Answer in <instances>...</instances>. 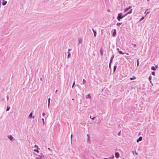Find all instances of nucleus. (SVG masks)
Here are the masks:
<instances>
[{"label": "nucleus", "mask_w": 159, "mask_h": 159, "mask_svg": "<svg viewBox=\"0 0 159 159\" xmlns=\"http://www.w3.org/2000/svg\"><path fill=\"white\" fill-rule=\"evenodd\" d=\"M8 138L10 140H11L12 141L13 140V137L11 135H8Z\"/></svg>", "instance_id": "f257e3e1"}, {"label": "nucleus", "mask_w": 159, "mask_h": 159, "mask_svg": "<svg viewBox=\"0 0 159 159\" xmlns=\"http://www.w3.org/2000/svg\"><path fill=\"white\" fill-rule=\"evenodd\" d=\"M115 156L116 158H117L120 157V154L118 152H116L115 153Z\"/></svg>", "instance_id": "f03ea898"}, {"label": "nucleus", "mask_w": 159, "mask_h": 159, "mask_svg": "<svg viewBox=\"0 0 159 159\" xmlns=\"http://www.w3.org/2000/svg\"><path fill=\"white\" fill-rule=\"evenodd\" d=\"M142 137H140L137 140L136 142L137 143H139V142L141 141L142 140Z\"/></svg>", "instance_id": "7ed1b4c3"}, {"label": "nucleus", "mask_w": 159, "mask_h": 159, "mask_svg": "<svg viewBox=\"0 0 159 159\" xmlns=\"http://www.w3.org/2000/svg\"><path fill=\"white\" fill-rule=\"evenodd\" d=\"M122 14V13L121 12H120L118 14V16L119 17H121V18L122 19L123 18Z\"/></svg>", "instance_id": "20e7f679"}, {"label": "nucleus", "mask_w": 159, "mask_h": 159, "mask_svg": "<svg viewBox=\"0 0 159 159\" xmlns=\"http://www.w3.org/2000/svg\"><path fill=\"white\" fill-rule=\"evenodd\" d=\"M103 50L102 48H101L100 49V52L101 53V56H102L103 55Z\"/></svg>", "instance_id": "39448f33"}, {"label": "nucleus", "mask_w": 159, "mask_h": 159, "mask_svg": "<svg viewBox=\"0 0 159 159\" xmlns=\"http://www.w3.org/2000/svg\"><path fill=\"white\" fill-rule=\"evenodd\" d=\"M50 98H49L48 99V108H50Z\"/></svg>", "instance_id": "423d86ee"}, {"label": "nucleus", "mask_w": 159, "mask_h": 159, "mask_svg": "<svg viewBox=\"0 0 159 159\" xmlns=\"http://www.w3.org/2000/svg\"><path fill=\"white\" fill-rule=\"evenodd\" d=\"M34 147L35 148H36V150L35 149H34V151H36L37 152H39V151L38 150V147L36 145H34Z\"/></svg>", "instance_id": "0eeeda50"}, {"label": "nucleus", "mask_w": 159, "mask_h": 159, "mask_svg": "<svg viewBox=\"0 0 159 159\" xmlns=\"http://www.w3.org/2000/svg\"><path fill=\"white\" fill-rule=\"evenodd\" d=\"M114 32H113V33L112 34V35L113 36H115V35H116V29H114Z\"/></svg>", "instance_id": "6e6552de"}, {"label": "nucleus", "mask_w": 159, "mask_h": 159, "mask_svg": "<svg viewBox=\"0 0 159 159\" xmlns=\"http://www.w3.org/2000/svg\"><path fill=\"white\" fill-rule=\"evenodd\" d=\"M79 43H82L83 40L81 38H79Z\"/></svg>", "instance_id": "1a4fd4ad"}, {"label": "nucleus", "mask_w": 159, "mask_h": 159, "mask_svg": "<svg viewBox=\"0 0 159 159\" xmlns=\"http://www.w3.org/2000/svg\"><path fill=\"white\" fill-rule=\"evenodd\" d=\"M92 30L93 31L94 37H96V34H97L96 31H95L94 30V29H92Z\"/></svg>", "instance_id": "9d476101"}, {"label": "nucleus", "mask_w": 159, "mask_h": 159, "mask_svg": "<svg viewBox=\"0 0 159 159\" xmlns=\"http://www.w3.org/2000/svg\"><path fill=\"white\" fill-rule=\"evenodd\" d=\"M114 55H113V56L111 57V59H110V63H111L112 61H113V59L114 58Z\"/></svg>", "instance_id": "9b49d317"}, {"label": "nucleus", "mask_w": 159, "mask_h": 159, "mask_svg": "<svg viewBox=\"0 0 159 159\" xmlns=\"http://www.w3.org/2000/svg\"><path fill=\"white\" fill-rule=\"evenodd\" d=\"M10 107L7 106V107L6 111H9L10 110Z\"/></svg>", "instance_id": "f8f14e48"}, {"label": "nucleus", "mask_w": 159, "mask_h": 159, "mask_svg": "<svg viewBox=\"0 0 159 159\" xmlns=\"http://www.w3.org/2000/svg\"><path fill=\"white\" fill-rule=\"evenodd\" d=\"M86 98H90V94H88L86 96Z\"/></svg>", "instance_id": "ddd939ff"}, {"label": "nucleus", "mask_w": 159, "mask_h": 159, "mask_svg": "<svg viewBox=\"0 0 159 159\" xmlns=\"http://www.w3.org/2000/svg\"><path fill=\"white\" fill-rule=\"evenodd\" d=\"M70 53L69 52H68V55L67 56V58H69L70 57Z\"/></svg>", "instance_id": "4468645a"}, {"label": "nucleus", "mask_w": 159, "mask_h": 159, "mask_svg": "<svg viewBox=\"0 0 159 159\" xmlns=\"http://www.w3.org/2000/svg\"><path fill=\"white\" fill-rule=\"evenodd\" d=\"M151 70H156V68L154 66H152L151 67Z\"/></svg>", "instance_id": "2eb2a0df"}, {"label": "nucleus", "mask_w": 159, "mask_h": 159, "mask_svg": "<svg viewBox=\"0 0 159 159\" xmlns=\"http://www.w3.org/2000/svg\"><path fill=\"white\" fill-rule=\"evenodd\" d=\"M33 112H31L29 115V117H32Z\"/></svg>", "instance_id": "dca6fc26"}, {"label": "nucleus", "mask_w": 159, "mask_h": 159, "mask_svg": "<svg viewBox=\"0 0 159 159\" xmlns=\"http://www.w3.org/2000/svg\"><path fill=\"white\" fill-rule=\"evenodd\" d=\"M116 66H114V67H113V72H114L115 71V70H116Z\"/></svg>", "instance_id": "f3484780"}, {"label": "nucleus", "mask_w": 159, "mask_h": 159, "mask_svg": "<svg viewBox=\"0 0 159 159\" xmlns=\"http://www.w3.org/2000/svg\"><path fill=\"white\" fill-rule=\"evenodd\" d=\"M7 3V1H5V2H2V5H3V6H5V5Z\"/></svg>", "instance_id": "a211bd4d"}, {"label": "nucleus", "mask_w": 159, "mask_h": 159, "mask_svg": "<svg viewBox=\"0 0 159 159\" xmlns=\"http://www.w3.org/2000/svg\"><path fill=\"white\" fill-rule=\"evenodd\" d=\"M132 9H131L129 12L127 13V14H129L131 13H132Z\"/></svg>", "instance_id": "6ab92c4d"}, {"label": "nucleus", "mask_w": 159, "mask_h": 159, "mask_svg": "<svg viewBox=\"0 0 159 159\" xmlns=\"http://www.w3.org/2000/svg\"><path fill=\"white\" fill-rule=\"evenodd\" d=\"M136 79V78L134 76L133 77H131L130 78V80H134Z\"/></svg>", "instance_id": "aec40b11"}, {"label": "nucleus", "mask_w": 159, "mask_h": 159, "mask_svg": "<svg viewBox=\"0 0 159 159\" xmlns=\"http://www.w3.org/2000/svg\"><path fill=\"white\" fill-rule=\"evenodd\" d=\"M151 79H152V77H151V76H149V78H148V80H149V81H150V83H151Z\"/></svg>", "instance_id": "412c9836"}, {"label": "nucleus", "mask_w": 159, "mask_h": 159, "mask_svg": "<svg viewBox=\"0 0 159 159\" xmlns=\"http://www.w3.org/2000/svg\"><path fill=\"white\" fill-rule=\"evenodd\" d=\"M119 53L120 54H125L124 53L122 52L121 51H119Z\"/></svg>", "instance_id": "4be33fe9"}, {"label": "nucleus", "mask_w": 159, "mask_h": 159, "mask_svg": "<svg viewBox=\"0 0 159 159\" xmlns=\"http://www.w3.org/2000/svg\"><path fill=\"white\" fill-rule=\"evenodd\" d=\"M42 155L41 156H40V157H36V159H42Z\"/></svg>", "instance_id": "5701e85b"}, {"label": "nucleus", "mask_w": 159, "mask_h": 159, "mask_svg": "<svg viewBox=\"0 0 159 159\" xmlns=\"http://www.w3.org/2000/svg\"><path fill=\"white\" fill-rule=\"evenodd\" d=\"M121 24H122V23H117L116 24V25L117 26H119V25H120Z\"/></svg>", "instance_id": "b1692460"}, {"label": "nucleus", "mask_w": 159, "mask_h": 159, "mask_svg": "<svg viewBox=\"0 0 159 159\" xmlns=\"http://www.w3.org/2000/svg\"><path fill=\"white\" fill-rule=\"evenodd\" d=\"M121 17H119L117 16V20H118L119 21H120V20L121 19Z\"/></svg>", "instance_id": "393cba45"}, {"label": "nucleus", "mask_w": 159, "mask_h": 159, "mask_svg": "<svg viewBox=\"0 0 159 159\" xmlns=\"http://www.w3.org/2000/svg\"><path fill=\"white\" fill-rule=\"evenodd\" d=\"M90 118L92 120H94L95 119V117H92L91 116H90Z\"/></svg>", "instance_id": "a878e982"}, {"label": "nucleus", "mask_w": 159, "mask_h": 159, "mask_svg": "<svg viewBox=\"0 0 159 159\" xmlns=\"http://www.w3.org/2000/svg\"><path fill=\"white\" fill-rule=\"evenodd\" d=\"M83 84H85V83L86 82V80L84 79L83 80Z\"/></svg>", "instance_id": "bb28decb"}, {"label": "nucleus", "mask_w": 159, "mask_h": 159, "mask_svg": "<svg viewBox=\"0 0 159 159\" xmlns=\"http://www.w3.org/2000/svg\"><path fill=\"white\" fill-rule=\"evenodd\" d=\"M128 10V9L127 8H126L124 10V11L125 12H126Z\"/></svg>", "instance_id": "cd10ccee"}, {"label": "nucleus", "mask_w": 159, "mask_h": 159, "mask_svg": "<svg viewBox=\"0 0 159 159\" xmlns=\"http://www.w3.org/2000/svg\"><path fill=\"white\" fill-rule=\"evenodd\" d=\"M137 66H138L139 65V60L138 59L137 61Z\"/></svg>", "instance_id": "c85d7f7f"}, {"label": "nucleus", "mask_w": 159, "mask_h": 159, "mask_svg": "<svg viewBox=\"0 0 159 159\" xmlns=\"http://www.w3.org/2000/svg\"><path fill=\"white\" fill-rule=\"evenodd\" d=\"M87 136L88 137V140H89V134H87Z\"/></svg>", "instance_id": "c756f323"}, {"label": "nucleus", "mask_w": 159, "mask_h": 159, "mask_svg": "<svg viewBox=\"0 0 159 159\" xmlns=\"http://www.w3.org/2000/svg\"><path fill=\"white\" fill-rule=\"evenodd\" d=\"M75 82H74L73 83V84H72V88H73L74 87V86L75 85Z\"/></svg>", "instance_id": "7c9ffc66"}, {"label": "nucleus", "mask_w": 159, "mask_h": 159, "mask_svg": "<svg viewBox=\"0 0 159 159\" xmlns=\"http://www.w3.org/2000/svg\"><path fill=\"white\" fill-rule=\"evenodd\" d=\"M128 15L127 13H126V14H125L123 16H123V17H125V16H127V15Z\"/></svg>", "instance_id": "2f4dec72"}, {"label": "nucleus", "mask_w": 159, "mask_h": 159, "mask_svg": "<svg viewBox=\"0 0 159 159\" xmlns=\"http://www.w3.org/2000/svg\"><path fill=\"white\" fill-rule=\"evenodd\" d=\"M132 45L134 47H136V45L135 44H133V43H132Z\"/></svg>", "instance_id": "473e14b6"}, {"label": "nucleus", "mask_w": 159, "mask_h": 159, "mask_svg": "<svg viewBox=\"0 0 159 159\" xmlns=\"http://www.w3.org/2000/svg\"><path fill=\"white\" fill-rule=\"evenodd\" d=\"M152 75H155V72H152L151 73Z\"/></svg>", "instance_id": "72a5a7b5"}, {"label": "nucleus", "mask_w": 159, "mask_h": 159, "mask_svg": "<svg viewBox=\"0 0 159 159\" xmlns=\"http://www.w3.org/2000/svg\"><path fill=\"white\" fill-rule=\"evenodd\" d=\"M42 120H43V125H44V120L43 118L42 119Z\"/></svg>", "instance_id": "f704fd0d"}, {"label": "nucleus", "mask_w": 159, "mask_h": 159, "mask_svg": "<svg viewBox=\"0 0 159 159\" xmlns=\"http://www.w3.org/2000/svg\"><path fill=\"white\" fill-rule=\"evenodd\" d=\"M7 101H8L9 100V97L8 95H7Z\"/></svg>", "instance_id": "c9c22d12"}, {"label": "nucleus", "mask_w": 159, "mask_h": 159, "mask_svg": "<svg viewBox=\"0 0 159 159\" xmlns=\"http://www.w3.org/2000/svg\"><path fill=\"white\" fill-rule=\"evenodd\" d=\"M144 18V17H142V18L140 19V21H141L142 20H143Z\"/></svg>", "instance_id": "e433bc0d"}, {"label": "nucleus", "mask_w": 159, "mask_h": 159, "mask_svg": "<svg viewBox=\"0 0 159 159\" xmlns=\"http://www.w3.org/2000/svg\"><path fill=\"white\" fill-rule=\"evenodd\" d=\"M111 63L110 62V63L109 64V67L110 68L111 67Z\"/></svg>", "instance_id": "4c0bfd02"}, {"label": "nucleus", "mask_w": 159, "mask_h": 159, "mask_svg": "<svg viewBox=\"0 0 159 159\" xmlns=\"http://www.w3.org/2000/svg\"><path fill=\"white\" fill-rule=\"evenodd\" d=\"M120 131L118 133V136H120Z\"/></svg>", "instance_id": "58836bf2"}, {"label": "nucleus", "mask_w": 159, "mask_h": 159, "mask_svg": "<svg viewBox=\"0 0 159 159\" xmlns=\"http://www.w3.org/2000/svg\"><path fill=\"white\" fill-rule=\"evenodd\" d=\"M43 79H44V78H40V80H41V81L43 80Z\"/></svg>", "instance_id": "ea45409f"}, {"label": "nucleus", "mask_w": 159, "mask_h": 159, "mask_svg": "<svg viewBox=\"0 0 159 159\" xmlns=\"http://www.w3.org/2000/svg\"><path fill=\"white\" fill-rule=\"evenodd\" d=\"M155 68H156V69L157 68H158V66H157V65H156V66H155Z\"/></svg>", "instance_id": "a19ab883"}, {"label": "nucleus", "mask_w": 159, "mask_h": 159, "mask_svg": "<svg viewBox=\"0 0 159 159\" xmlns=\"http://www.w3.org/2000/svg\"><path fill=\"white\" fill-rule=\"evenodd\" d=\"M131 8V6H129L128 8H127L128 9V10H129V9H130Z\"/></svg>", "instance_id": "79ce46f5"}, {"label": "nucleus", "mask_w": 159, "mask_h": 159, "mask_svg": "<svg viewBox=\"0 0 159 159\" xmlns=\"http://www.w3.org/2000/svg\"><path fill=\"white\" fill-rule=\"evenodd\" d=\"M147 10H146V11H145V13H146V12H147V14H148V13H149V12H147Z\"/></svg>", "instance_id": "37998d69"}, {"label": "nucleus", "mask_w": 159, "mask_h": 159, "mask_svg": "<svg viewBox=\"0 0 159 159\" xmlns=\"http://www.w3.org/2000/svg\"><path fill=\"white\" fill-rule=\"evenodd\" d=\"M147 10H146V11H145V13H146V12H147V14H148V13H149V12H147Z\"/></svg>", "instance_id": "c03bdc74"}, {"label": "nucleus", "mask_w": 159, "mask_h": 159, "mask_svg": "<svg viewBox=\"0 0 159 159\" xmlns=\"http://www.w3.org/2000/svg\"><path fill=\"white\" fill-rule=\"evenodd\" d=\"M147 10H146V11H145V13H146V12H147V14H148V13H149V12H147Z\"/></svg>", "instance_id": "a18cd8bd"}, {"label": "nucleus", "mask_w": 159, "mask_h": 159, "mask_svg": "<svg viewBox=\"0 0 159 159\" xmlns=\"http://www.w3.org/2000/svg\"><path fill=\"white\" fill-rule=\"evenodd\" d=\"M42 115L43 116H44L45 115V113L44 112H43L42 113Z\"/></svg>", "instance_id": "49530a36"}, {"label": "nucleus", "mask_w": 159, "mask_h": 159, "mask_svg": "<svg viewBox=\"0 0 159 159\" xmlns=\"http://www.w3.org/2000/svg\"><path fill=\"white\" fill-rule=\"evenodd\" d=\"M107 11H108V12H110V10L108 9L107 10Z\"/></svg>", "instance_id": "de8ad7c7"}, {"label": "nucleus", "mask_w": 159, "mask_h": 159, "mask_svg": "<svg viewBox=\"0 0 159 159\" xmlns=\"http://www.w3.org/2000/svg\"><path fill=\"white\" fill-rule=\"evenodd\" d=\"M140 134H141V133L139 132V133L138 134V136H139V135H140Z\"/></svg>", "instance_id": "09e8293b"}, {"label": "nucleus", "mask_w": 159, "mask_h": 159, "mask_svg": "<svg viewBox=\"0 0 159 159\" xmlns=\"http://www.w3.org/2000/svg\"><path fill=\"white\" fill-rule=\"evenodd\" d=\"M71 50V49H68V52H69V51H70Z\"/></svg>", "instance_id": "8fccbe9b"}, {"label": "nucleus", "mask_w": 159, "mask_h": 159, "mask_svg": "<svg viewBox=\"0 0 159 159\" xmlns=\"http://www.w3.org/2000/svg\"><path fill=\"white\" fill-rule=\"evenodd\" d=\"M32 117L33 118H34L35 116H32Z\"/></svg>", "instance_id": "3c124183"}, {"label": "nucleus", "mask_w": 159, "mask_h": 159, "mask_svg": "<svg viewBox=\"0 0 159 159\" xmlns=\"http://www.w3.org/2000/svg\"><path fill=\"white\" fill-rule=\"evenodd\" d=\"M57 90H56V91H55V92L56 93H57Z\"/></svg>", "instance_id": "603ef678"}, {"label": "nucleus", "mask_w": 159, "mask_h": 159, "mask_svg": "<svg viewBox=\"0 0 159 159\" xmlns=\"http://www.w3.org/2000/svg\"><path fill=\"white\" fill-rule=\"evenodd\" d=\"M48 149L49 150H50V148H48Z\"/></svg>", "instance_id": "864d4df0"}, {"label": "nucleus", "mask_w": 159, "mask_h": 159, "mask_svg": "<svg viewBox=\"0 0 159 159\" xmlns=\"http://www.w3.org/2000/svg\"><path fill=\"white\" fill-rule=\"evenodd\" d=\"M72 135H71V139H72Z\"/></svg>", "instance_id": "5fc2aeb1"}, {"label": "nucleus", "mask_w": 159, "mask_h": 159, "mask_svg": "<svg viewBox=\"0 0 159 159\" xmlns=\"http://www.w3.org/2000/svg\"><path fill=\"white\" fill-rule=\"evenodd\" d=\"M117 50L119 52V48H117Z\"/></svg>", "instance_id": "6e6d98bb"}, {"label": "nucleus", "mask_w": 159, "mask_h": 159, "mask_svg": "<svg viewBox=\"0 0 159 159\" xmlns=\"http://www.w3.org/2000/svg\"><path fill=\"white\" fill-rule=\"evenodd\" d=\"M126 54H127V55H129V53H126Z\"/></svg>", "instance_id": "4d7b16f0"}, {"label": "nucleus", "mask_w": 159, "mask_h": 159, "mask_svg": "<svg viewBox=\"0 0 159 159\" xmlns=\"http://www.w3.org/2000/svg\"><path fill=\"white\" fill-rule=\"evenodd\" d=\"M135 154H136V155H137V152H135Z\"/></svg>", "instance_id": "13d9d810"}, {"label": "nucleus", "mask_w": 159, "mask_h": 159, "mask_svg": "<svg viewBox=\"0 0 159 159\" xmlns=\"http://www.w3.org/2000/svg\"><path fill=\"white\" fill-rule=\"evenodd\" d=\"M132 152H133V153H134V152L133 151Z\"/></svg>", "instance_id": "bf43d9fd"}, {"label": "nucleus", "mask_w": 159, "mask_h": 159, "mask_svg": "<svg viewBox=\"0 0 159 159\" xmlns=\"http://www.w3.org/2000/svg\"><path fill=\"white\" fill-rule=\"evenodd\" d=\"M4 0H2V1H4Z\"/></svg>", "instance_id": "052dcab7"}]
</instances>
